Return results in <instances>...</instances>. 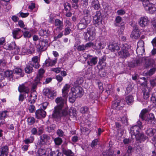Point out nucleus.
<instances>
[{"mask_svg":"<svg viewBox=\"0 0 156 156\" xmlns=\"http://www.w3.org/2000/svg\"><path fill=\"white\" fill-rule=\"evenodd\" d=\"M108 48L112 52L115 50H120L118 51V54L120 58H125L130 55L129 51L131 49V45L128 43L124 42L120 45V47L118 43H114L109 44Z\"/></svg>","mask_w":156,"mask_h":156,"instance_id":"1","label":"nucleus"},{"mask_svg":"<svg viewBox=\"0 0 156 156\" xmlns=\"http://www.w3.org/2000/svg\"><path fill=\"white\" fill-rule=\"evenodd\" d=\"M55 102L57 105L54 108V110L53 111V116L55 117H57L60 115V111L64 106L65 100L62 97H57L55 100Z\"/></svg>","mask_w":156,"mask_h":156,"instance_id":"2","label":"nucleus"},{"mask_svg":"<svg viewBox=\"0 0 156 156\" xmlns=\"http://www.w3.org/2000/svg\"><path fill=\"white\" fill-rule=\"evenodd\" d=\"M96 35L95 27L92 26H90L87 29V32L84 34V37L86 40L92 41L95 39Z\"/></svg>","mask_w":156,"mask_h":156,"instance_id":"3","label":"nucleus"},{"mask_svg":"<svg viewBox=\"0 0 156 156\" xmlns=\"http://www.w3.org/2000/svg\"><path fill=\"white\" fill-rule=\"evenodd\" d=\"M142 3L146 11L148 13L153 14L156 11L155 5L152 3H150L148 0H143Z\"/></svg>","mask_w":156,"mask_h":156,"instance_id":"4","label":"nucleus"},{"mask_svg":"<svg viewBox=\"0 0 156 156\" xmlns=\"http://www.w3.org/2000/svg\"><path fill=\"white\" fill-rule=\"evenodd\" d=\"M3 48L8 50H14L15 53L18 54L19 53L20 48L19 46H17L15 41H12L9 44L8 42L4 44Z\"/></svg>","mask_w":156,"mask_h":156,"instance_id":"5","label":"nucleus"},{"mask_svg":"<svg viewBox=\"0 0 156 156\" xmlns=\"http://www.w3.org/2000/svg\"><path fill=\"white\" fill-rule=\"evenodd\" d=\"M48 46V42L47 40L40 41L37 45V50L38 52H42L46 49Z\"/></svg>","mask_w":156,"mask_h":156,"instance_id":"6","label":"nucleus"},{"mask_svg":"<svg viewBox=\"0 0 156 156\" xmlns=\"http://www.w3.org/2000/svg\"><path fill=\"white\" fill-rule=\"evenodd\" d=\"M102 16L100 11H97L95 15L93 17L94 24L97 27L102 23Z\"/></svg>","mask_w":156,"mask_h":156,"instance_id":"7","label":"nucleus"},{"mask_svg":"<svg viewBox=\"0 0 156 156\" xmlns=\"http://www.w3.org/2000/svg\"><path fill=\"white\" fill-rule=\"evenodd\" d=\"M87 64L91 66H95L97 63L98 58L96 56H93L92 55L88 54L87 55Z\"/></svg>","mask_w":156,"mask_h":156,"instance_id":"8","label":"nucleus"},{"mask_svg":"<svg viewBox=\"0 0 156 156\" xmlns=\"http://www.w3.org/2000/svg\"><path fill=\"white\" fill-rule=\"evenodd\" d=\"M149 21V18L146 16H144L139 19L138 23L141 27H144L148 25Z\"/></svg>","mask_w":156,"mask_h":156,"instance_id":"9","label":"nucleus"},{"mask_svg":"<svg viewBox=\"0 0 156 156\" xmlns=\"http://www.w3.org/2000/svg\"><path fill=\"white\" fill-rule=\"evenodd\" d=\"M124 105V104L121 101V99L119 98L115 100L114 102L113 103L112 107L113 108L119 110L122 109Z\"/></svg>","mask_w":156,"mask_h":156,"instance_id":"10","label":"nucleus"},{"mask_svg":"<svg viewBox=\"0 0 156 156\" xmlns=\"http://www.w3.org/2000/svg\"><path fill=\"white\" fill-rule=\"evenodd\" d=\"M43 94L49 99H53L55 96L54 90H52L48 88H45L43 90Z\"/></svg>","mask_w":156,"mask_h":156,"instance_id":"11","label":"nucleus"},{"mask_svg":"<svg viewBox=\"0 0 156 156\" xmlns=\"http://www.w3.org/2000/svg\"><path fill=\"white\" fill-rule=\"evenodd\" d=\"M83 94V90L82 88L80 86H76L72 91V94L77 98L81 97Z\"/></svg>","mask_w":156,"mask_h":156,"instance_id":"12","label":"nucleus"},{"mask_svg":"<svg viewBox=\"0 0 156 156\" xmlns=\"http://www.w3.org/2000/svg\"><path fill=\"white\" fill-rule=\"evenodd\" d=\"M83 12L84 16L81 20L88 25L90 23L91 20V18L89 14V11L87 9H85L83 11Z\"/></svg>","mask_w":156,"mask_h":156,"instance_id":"13","label":"nucleus"},{"mask_svg":"<svg viewBox=\"0 0 156 156\" xmlns=\"http://www.w3.org/2000/svg\"><path fill=\"white\" fill-rule=\"evenodd\" d=\"M137 143L144 142L148 139V137L143 133H140L135 137Z\"/></svg>","mask_w":156,"mask_h":156,"instance_id":"14","label":"nucleus"},{"mask_svg":"<svg viewBox=\"0 0 156 156\" xmlns=\"http://www.w3.org/2000/svg\"><path fill=\"white\" fill-rule=\"evenodd\" d=\"M144 43L143 41H139L137 44L138 47L136 49V52L139 55H142L144 51V49L143 47L144 46Z\"/></svg>","mask_w":156,"mask_h":156,"instance_id":"15","label":"nucleus"},{"mask_svg":"<svg viewBox=\"0 0 156 156\" xmlns=\"http://www.w3.org/2000/svg\"><path fill=\"white\" fill-rule=\"evenodd\" d=\"M141 129L140 127L134 125L131 127L130 128V131L132 137L133 136L135 137L140 133Z\"/></svg>","mask_w":156,"mask_h":156,"instance_id":"16","label":"nucleus"},{"mask_svg":"<svg viewBox=\"0 0 156 156\" xmlns=\"http://www.w3.org/2000/svg\"><path fill=\"white\" fill-rule=\"evenodd\" d=\"M41 109L37 110L35 112V116L36 118L40 119L41 118H44L46 115V113L41 107Z\"/></svg>","mask_w":156,"mask_h":156,"instance_id":"17","label":"nucleus"},{"mask_svg":"<svg viewBox=\"0 0 156 156\" xmlns=\"http://www.w3.org/2000/svg\"><path fill=\"white\" fill-rule=\"evenodd\" d=\"M38 58L37 56H34L32 58L31 61H30L29 63L32 64L35 68L37 69L41 66L38 62Z\"/></svg>","mask_w":156,"mask_h":156,"instance_id":"18","label":"nucleus"},{"mask_svg":"<svg viewBox=\"0 0 156 156\" xmlns=\"http://www.w3.org/2000/svg\"><path fill=\"white\" fill-rule=\"evenodd\" d=\"M141 33L137 27H135L132 31L130 36L132 38L137 39L140 37Z\"/></svg>","mask_w":156,"mask_h":156,"instance_id":"19","label":"nucleus"},{"mask_svg":"<svg viewBox=\"0 0 156 156\" xmlns=\"http://www.w3.org/2000/svg\"><path fill=\"white\" fill-rule=\"evenodd\" d=\"M9 151V147L7 145L0 148V156H7Z\"/></svg>","mask_w":156,"mask_h":156,"instance_id":"20","label":"nucleus"},{"mask_svg":"<svg viewBox=\"0 0 156 156\" xmlns=\"http://www.w3.org/2000/svg\"><path fill=\"white\" fill-rule=\"evenodd\" d=\"M68 108H65L64 109L62 110H61L60 111V115L57 117H55L53 116V112L52 113V117L54 119H58L61 118L62 117H67L69 116V113L68 112Z\"/></svg>","mask_w":156,"mask_h":156,"instance_id":"21","label":"nucleus"},{"mask_svg":"<svg viewBox=\"0 0 156 156\" xmlns=\"http://www.w3.org/2000/svg\"><path fill=\"white\" fill-rule=\"evenodd\" d=\"M70 87V85L68 84H66L62 89V96L65 98H67L68 94Z\"/></svg>","mask_w":156,"mask_h":156,"instance_id":"22","label":"nucleus"},{"mask_svg":"<svg viewBox=\"0 0 156 156\" xmlns=\"http://www.w3.org/2000/svg\"><path fill=\"white\" fill-rule=\"evenodd\" d=\"M54 24L55 26H57L56 30L61 31L62 30L63 27L62 21L60 20L59 19H56L55 20Z\"/></svg>","mask_w":156,"mask_h":156,"instance_id":"23","label":"nucleus"},{"mask_svg":"<svg viewBox=\"0 0 156 156\" xmlns=\"http://www.w3.org/2000/svg\"><path fill=\"white\" fill-rule=\"evenodd\" d=\"M39 138L41 140L46 144L49 143L50 140H51V137L50 136L45 134L40 135Z\"/></svg>","mask_w":156,"mask_h":156,"instance_id":"24","label":"nucleus"},{"mask_svg":"<svg viewBox=\"0 0 156 156\" xmlns=\"http://www.w3.org/2000/svg\"><path fill=\"white\" fill-rule=\"evenodd\" d=\"M18 91L20 93L24 92L25 94H28L29 89L27 86H25L24 84L20 85L18 87Z\"/></svg>","mask_w":156,"mask_h":156,"instance_id":"25","label":"nucleus"},{"mask_svg":"<svg viewBox=\"0 0 156 156\" xmlns=\"http://www.w3.org/2000/svg\"><path fill=\"white\" fill-rule=\"evenodd\" d=\"M21 30L19 28H17L14 30L12 32L13 37L14 39H18L20 37V35L22 32Z\"/></svg>","mask_w":156,"mask_h":156,"instance_id":"26","label":"nucleus"},{"mask_svg":"<svg viewBox=\"0 0 156 156\" xmlns=\"http://www.w3.org/2000/svg\"><path fill=\"white\" fill-rule=\"evenodd\" d=\"M106 57L103 56L101 58H99L98 64L101 66V69H104L106 66V63L105 62Z\"/></svg>","mask_w":156,"mask_h":156,"instance_id":"27","label":"nucleus"},{"mask_svg":"<svg viewBox=\"0 0 156 156\" xmlns=\"http://www.w3.org/2000/svg\"><path fill=\"white\" fill-rule=\"evenodd\" d=\"M104 48V45L100 41H95V43L94 44L93 49L96 50H99L102 49Z\"/></svg>","mask_w":156,"mask_h":156,"instance_id":"28","label":"nucleus"},{"mask_svg":"<svg viewBox=\"0 0 156 156\" xmlns=\"http://www.w3.org/2000/svg\"><path fill=\"white\" fill-rule=\"evenodd\" d=\"M57 61L56 58L52 60L49 58L48 59L46 60L45 61V65L47 67L52 66L56 64Z\"/></svg>","mask_w":156,"mask_h":156,"instance_id":"29","label":"nucleus"},{"mask_svg":"<svg viewBox=\"0 0 156 156\" xmlns=\"http://www.w3.org/2000/svg\"><path fill=\"white\" fill-rule=\"evenodd\" d=\"M4 76L9 80H12L13 79V72L11 70H8L4 73Z\"/></svg>","mask_w":156,"mask_h":156,"instance_id":"30","label":"nucleus"},{"mask_svg":"<svg viewBox=\"0 0 156 156\" xmlns=\"http://www.w3.org/2000/svg\"><path fill=\"white\" fill-rule=\"evenodd\" d=\"M46 151V148L44 147L42 148H39L36 152V156H45Z\"/></svg>","mask_w":156,"mask_h":156,"instance_id":"31","label":"nucleus"},{"mask_svg":"<svg viewBox=\"0 0 156 156\" xmlns=\"http://www.w3.org/2000/svg\"><path fill=\"white\" fill-rule=\"evenodd\" d=\"M33 67H34V66L32 65V64H30L28 62L24 69L25 73L29 74L32 73L34 71Z\"/></svg>","mask_w":156,"mask_h":156,"instance_id":"32","label":"nucleus"},{"mask_svg":"<svg viewBox=\"0 0 156 156\" xmlns=\"http://www.w3.org/2000/svg\"><path fill=\"white\" fill-rule=\"evenodd\" d=\"M37 93L36 92L34 91L32 92L30 95V97L28 99L29 101L31 104L34 103L36 100L37 99Z\"/></svg>","mask_w":156,"mask_h":156,"instance_id":"33","label":"nucleus"},{"mask_svg":"<svg viewBox=\"0 0 156 156\" xmlns=\"http://www.w3.org/2000/svg\"><path fill=\"white\" fill-rule=\"evenodd\" d=\"M147 88H143L142 89V92L143 93V97L145 100H147L149 97V90H147Z\"/></svg>","mask_w":156,"mask_h":156,"instance_id":"34","label":"nucleus"},{"mask_svg":"<svg viewBox=\"0 0 156 156\" xmlns=\"http://www.w3.org/2000/svg\"><path fill=\"white\" fill-rule=\"evenodd\" d=\"M146 133L149 136H152L156 133V129L152 128H148L146 130Z\"/></svg>","mask_w":156,"mask_h":156,"instance_id":"35","label":"nucleus"},{"mask_svg":"<svg viewBox=\"0 0 156 156\" xmlns=\"http://www.w3.org/2000/svg\"><path fill=\"white\" fill-rule=\"evenodd\" d=\"M125 101L127 105H131L133 103V97L132 95H129L126 97Z\"/></svg>","mask_w":156,"mask_h":156,"instance_id":"36","label":"nucleus"},{"mask_svg":"<svg viewBox=\"0 0 156 156\" xmlns=\"http://www.w3.org/2000/svg\"><path fill=\"white\" fill-rule=\"evenodd\" d=\"M148 109L146 108L143 109L141 110L139 115V117L142 121L146 120V118L145 114L148 112Z\"/></svg>","mask_w":156,"mask_h":156,"instance_id":"37","label":"nucleus"},{"mask_svg":"<svg viewBox=\"0 0 156 156\" xmlns=\"http://www.w3.org/2000/svg\"><path fill=\"white\" fill-rule=\"evenodd\" d=\"M34 140V135H31L29 137L26 138L23 140V142L25 144H27L33 143Z\"/></svg>","mask_w":156,"mask_h":156,"instance_id":"38","label":"nucleus"},{"mask_svg":"<svg viewBox=\"0 0 156 156\" xmlns=\"http://www.w3.org/2000/svg\"><path fill=\"white\" fill-rule=\"evenodd\" d=\"M87 25L86 23L83 21V20H81L79 23L77 25L78 28L80 30L84 29L86 28Z\"/></svg>","mask_w":156,"mask_h":156,"instance_id":"39","label":"nucleus"},{"mask_svg":"<svg viewBox=\"0 0 156 156\" xmlns=\"http://www.w3.org/2000/svg\"><path fill=\"white\" fill-rule=\"evenodd\" d=\"M147 122V123H151L152 121L155 122L156 121V119L154 116V115L153 113H150L149 114V116L146 119Z\"/></svg>","mask_w":156,"mask_h":156,"instance_id":"40","label":"nucleus"},{"mask_svg":"<svg viewBox=\"0 0 156 156\" xmlns=\"http://www.w3.org/2000/svg\"><path fill=\"white\" fill-rule=\"evenodd\" d=\"M62 151L63 154L66 156H74V153L71 150L63 149Z\"/></svg>","mask_w":156,"mask_h":156,"instance_id":"41","label":"nucleus"},{"mask_svg":"<svg viewBox=\"0 0 156 156\" xmlns=\"http://www.w3.org/2000/svg\"><path fill=\"white\" fill-rule=\"evenodd\" d=\"M91 5L96 10L98 9L100 6V5L98 0H94L91 3Z\"/></svg>","mask_w":156,"mask_h":156,"instance_id":"42","label":"nucleus"},{"mask_svg":"<svg viewBox=\"0 0 156 156\" xmlns=\"http://www.w3.org/2000/svg\"><path fill=\"white\" fill-rule=\"evenodd\" d=\"M140 60L139 59L133 60L129 64V66L132 68H133L140 64Z\"/></svg>","mask_w":156,"mask_h":156,"instance_id":"43","label":"nucleus"},{"mask_svg":"<svg viewBox=\"0 0 156 156\" xmlns=\"http://www.w3.org/2000/svg\"><path fill=\"white\" fill-rule=\"evenodd\" d=\"M84 81V78L83 77H79L77 78L76 81L74 82V84L76 86H79L81 85Z\"/></svg>","mask_w":156,"mask_h":156,"instance_id":"44","label":"nucleus"},{"mask_svg":"<svg viewBox=\"0 0 156 156\" xmlns=\"http://www.w3.org/2000/svg\"><path fill=\"white\" fill-rule=\"evenodd\" d=\"M6 62L4 59H0V72L2 71L4 69L6 68Z\"/></svg>","mask_w":156,"mask_h":156,"instance_id":"45","label":"nucleus"},{"mask_svg":"<svg viewBox=\"0 0 156 156\" xmlns=\"http://www.w3.org/2000/svg\"><path fill=\"white\" fill-rule=\"evenodd\" d=\"M80 111L82 114H88L89 112V108L86 106H83L80 108Z\"/></svg>","mask_w":156,"mask_h":156,"instance_id":"46","label":"nucleus"},{"mask_svg":"<svg viewBox=\"0 0 156 156\" xmlns=\"http://www.w3.org/2000/svg\"><path fill=\"white\" fill-rule=\"evenodd\" d=\"M8 113L9 111L7 110L0 111V118L5 119L8 116Z\"/></svg>","mask_w":156,"mask_h":156,"instance_id":"47","label":"nucleus"},{"mask_svg":"<svg viewBox=\"0 0 156 156\" xmlns=\"http://www.w3.org/2000/svg\"><path fill=\"white\" fill-rule=\"evenodd\" d=\"M46 145V144L41 140L40 139L35 144V145L37 148H42L43 147V146Z\"/></svg>","mask_w":156,"mask_h":156,"instance_id":"48","label":"nucleus"},{"mask_svg":"<svg viewBox=\"0 0 156 156\" xmlns=\"http://www.w3.org/2000/svg\"><path fill=\"white\" fill-rule=\"evenodd\" d=\"M78 44H76L74 45V47L76 48L78 51H84L86 50L85 45L83 44L80 45L78 46Z\"/></svg>","mask_w":156,"mask_h":156,"instance_id":"49","label":"nucleus"},{"mask_svg":"<svg viewBox=\"0 0 156 156\" xmlns=\"http://www.w3.org/2000/svg\"><path fill=\"white\" fill-rule=\"evenodd\" d=\"M27 122L28 125H31L35 123V119L33 117H29L27 119Z\"/></svg>","mask_w":156,"mask_h":156,"instance_id":"50","label":"nucleus"},{"mask_svg":"<svg viewBox=\"0 0 156 156\" xmlns=\"http://www.w3.org/2000/svg\"><path fill=\"white\" fill-rule=\"evenodd\" d=\"M22 32L23 34V35L25 38H29L31 37L32 34L31 33L28 31H22Z\"/></svg>","mask_w":156,"mask_h":156,"instance_id":"51","label":"nucleus"},{"mask_svg":"<svg viewBox=\"0 0 156 156\" xmlns=\"http://www.w3.org/2000/svg\"><path fill=\"white\" fill-rule=\"evenodd\" d=\"M153 63L151 60L150 59H147L145 60L144 66L146 68H147L150 66H152Z\"/></svg>","mask_w":156,"mask_h":156,"instance_id":"52","label":"nucleus"},{"mask_svg":"<svg viewBox=\"0 0 156 156\" xmlns=\"http://www.w3.org/2000/svg\"><path fill=\"white\" fill-rule=\"evenodd\" d=\"M54 141L56 145H59L62 143V140L61 138L58 137L55 139Z\"/></svg>","mask_w":156,"mask_h":156,"instance_id":"53","label":"nucleus"},{"mask_svg":"<svg viewBox=\"0 0 156 156\" xmlns=\"http://www.w3.org/2000/svg\"><path fill=\"white\" fill-rule=\"evenodd\" d=\"M29 48L27 51V52L28 54H32L34 53L35 51V48L33 45H31L30 46Z\"/></svg>","mask_w":156,"mask_h":156,"instance_id":"54","label":"nucleus"},{"mask_svg":"<svg viewBox=\"0 0 156 156\" xmlns=\"http://www.w3.org/2000/svg\"><path fill=\"white\" fill-rule=\"evenodd\" d=\"M43 76H39L37 75L35 78L34 82H36L37 83H41L42 79L43 78Z\"/></svg>","mask_w":156,"mask_h":156,"instance_id":"55","label":"nucleus"},{"mask_svg":"<svg viewBox=\"0 0 156 156\" xmlns=\"http://www.w3.org/2000/svg\"><path fill=\"white\" fill-rule=\"evenodd\" d=\"M156 71V69L154 68H153L147 71L146 73L148 75L151 76L154 74Z\"/></svg>","mask_w":156,"mask_h":156,"instance_id":"56","label":"nucleus"},{"mask_svg":"<svg viewBox=\"0 0 156 156\" xmlns=\"http://www.w3.org/2000/svg\"><path fill=\"white\" fill-rule=\"evenodd\" d=\"M56 134L59 137H62L65 135L64 132L61 129H58L56 131Z\"/></svg>","mask_w":156,"mask_h":156,"instance_id":"57","label":"nucleus"},{"mask_svg":"<svg viewBox=\"0 0 156 156\" xmlns=\"http://www.w3.org/2000/svg\"><path fill=\"white\" fill-rule=\"evenodd\" d=\"M26 98L25 94H20L19 96V101L21 102H23L24 100Z\"/></svg>","mask_w":156,"mask_h":156,"instance_id":"58","label":"nucleus"},{"mask_svg":"<svg viewBox=\"0 0 156 156\" xmlns=\"http://www.w3.org/2000/svg\"><path fill=\"white\" fill-rule=\"evenodd\" d=\"M71 31V29L69 27H66L64 29V35L65 36L69 34Z\"/></svg>","mask_w":156,"mask_h":156,"instance_id":"59","label":"nucleus"},{"mask_svg":"<svg viewBox=\"0 0 156 156\" xmlns=\"http://www.w3.org/2000/svg\"><path fill=\"white\" fill-rule=\"evenodd\" d=\"M18 22V25L20 27L22 28H23L25 30H27V28L24 27L25 26L24 24V22L23 20H20Z\"/></svg>","mask_w":156,"mask_h":156,"instance_id":"60","label":"nucleus"},{"mask_svg":"<svg viewBox=\"0 0 156 156\" xmlns=\"http://www.w3.org/2000/svg\"><path fill=\"white\" fill-rule=\"evenodd\" d=\"M28 110L29 112L30 113L34 112L35 111V106L33 105H30L28 108Z\"/></svg>","mask_w":156,"mask_h":156,"instance_id":"61","label":"nucleus"},{"mask_svg":"<svg viewBox=\"0 0 156 156\" xmlns=\"http://www.w3.org/2000/svg\"><path fill=\"white\" fill-rule=\"evenodd\" d=\"M98 88L100 90V92L102 93L104 90V88L103 83L101 82H98Z\"/></svg>","mask_w":156,"mask_h":156,"instance_id":"62","label":"nucleus"},{"mask_svg":"<svg viewBox=\"0 0 156 156\" xmlns=\"http://www.w3.org/2000/svg\"><path fill=\"white\" fill-rule=\"evenodd\" d=\"M6 43L5 37H2L0 38V46L2 45L3 47Z\"/></svg>","mask_w":156,"mask_h":156,"instance_id":"63","label":"nucleus"},{"mask_svg":"<svg viewBox=\"0 0 156 156\" xmlns=\"http://www.w3.org/2000/svg\"><path fill=\"white\" fill-rule=\"evenodd\" d=\"M58 154H59V152L57 151H51L48 154V156H57Z\"/></svg>","mask_w":156,"mask_h":156,"instance_id":"64","label":"nucleus"}]
</instances>
